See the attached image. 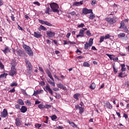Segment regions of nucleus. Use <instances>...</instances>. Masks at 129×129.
I'll return each mask as SVG.
<instances>
[{"label":"nucleus","instance_id":"nucleus-28","mask_svg":"<svg viewBox=\"0 0 129 129\" xmlns=\"http://www.w3.org/2000/svg\"><path fill=\"white\" fill-rule=\"evenodd\" d=\"M17 102L19 104H20V105H24L25 104V103H24V101L22 99H18L17 100Z\"/></svg>","mask_w":129,"mask_h":129},{"label":"nucleus","instance_id":"nucleus-14","mask_svg":"<svg viewBox=\"0 0 129 129\" xmlns=\"http://www.w3.org/2000/svg\"><path fill=\"white\" fill-rule=\"evenodd\" d=\"M33 36L34 37H35V38H37L38 39L42 37V35H41V32L39 31L34 32Z\"/></svg>","mask_w":129,"mask_h":129},{"label":"nucleus","instance_id":"nucleus-49","mask_svg":"<svg viewBox=\"0 0 129 129\" xmlns=\"http://www.w3.org/2000/svg\"><path fill=\"white\" fill-rule=\"evenodd\" d=\"M120 26L122 27V29H123V28L125 27V26L124 25V22H121L120 23Z\"/></svg>","mask_w":129,"mask_h":129},{"label":"nucleus","instance_id":"nucleus-11","mask_svg":"<svg viewBox=\"0 0 129 129\" xmlns=\"http://www.w3.org/2000/svg\"><path fill=\"white\" fill-rule=\"evenodd\" d=\"M22 123L23 122H22V120H21V119H20V118H16L15 119V124H16V126H20L22 125Z\"/></svg>","mask_w":129,"mask_h":129},{"label":"nucleus","instance_id":"nucleus-39","mask_svg":"<svg viewBox=\"0 0 129 129\" xmlns=\"http://www.w3.org/2000/svg\"><path fill=\"white\" fill-rule=\"evenodd\" d=\"M37 94H41V93H44V90H37Z\"/></svg>","mask_w":129,"mask_h":129},{"label":"nucleus","instance_id":"nucleus-54","mask_svg":"<svg viewBox=\"0 0 129 129\" xmlns=\"http://www.w3.org/2000/svg\"><path fill=\"white\" fill-rule=\"evenodd\" d=\"M54 77L55 78V79H57L58 81H60V79L56 75H54Z\"/></svg>","mask_w":129,"mask_h":129},{"label":"nucleus","instance_id":"nucleus-13","mask_svg":"<svg viewBox=\"0 0 129 129\" xmlns=\"http://www.w3.org/2000/svg\"><path fill=\"white\" fill-rule=\"evenodd\" d=\"M1 117H6V116H8V110L7 109H4L3 110V111L1 113Z\"/></svg>","mask_w":129,"mask_h":129},{"label":"nucleus","instance_id":"nucleus-38","mask_svg":"<svg viewBox=\"0 0 129 129\" xmlns=\"http://www.w3.org/2000/svg\"><path fill=\"white\" fill-rule=\"evenodd\" d=\"M69 15H71L72 16H75L76 15V12L73 11V12H70L69 13Z\"/></svg>","mask_w":129,"mask_h":129},{"label":"nucleus","instance_id":"nucleus-22","mask_svg":"<svg viewBox=\"0 0 129 129\" xmlns=\"http://www.w3.org/2000/svg\"><path fill=\"white\" fill-rule=\"evenodd\" d=\"M47 31V28H46V27H45L43 25H40L39 26V28H38V31Z\"/></svg>","mask_w":129,"mask_h":129},{"label":"nucleus","instance_id":"nucleus-60","mask_svg":"<svg viewBox=\"0 0 129 129\" xmlns=\"http://www.w3.org/2000/svg\"><path fill=\"white\" fill-rule=\"evenodd\" d=\"M46 120L44 121L45 123H47L48 122V121H49V117H48V116H46Z\"/></svg>","mask_w":129,"mask_h":129},{"label":"nucleus","instance_id":"nucleus-9","mask_svg":"<svg viewBox=\"0 0 129 129\" xmlns=\"http://www.w3.org/2000/svg\"><path fill=\"white\" fill-rule=\"evenodd\" d=\"M46 35L47 36H48V37H49V38H53V37H55V35H56V33L54 32L47 31Z\"/></svg>","mask_w":129,"mask_h":129},{"label":"nucleus","instance_id":"nucleus-18","mask_svg":"<svg viewBox=\"0 0 129 129\" xmlns=\"http://www.w3.org/2000/svg\"><path fill=\"white\" fill-rule=\"evenodd\" d=\"M20 110L22 113H25V112H27V111L28 110V108H27L25 106H22L21 108L20 109Z\"/></svg>","mask_w":129,"mask_h":129},{"label":"nucleus","instance_id":"nucleus-15","mask_svg":"<svg viewBox=\"0 0 129 129\" xmlns=\"http://www.w3.org/2000/svg\"><path fill=\"white\" fill-rule=\"evenodd\" d=\"M79 37H81V38L84 37V30L82 29L80 30L79 34L77 35V38H79Z\"/></svg>","mask_w":129,"mask_h":129},{"label":"nucleus","instance_id":"nucleus-16","mask_svg":"<svg viewBox=\"0 0 129 129\" xmlns=\"http://www.w3.org/2000/svg\"><path fill=\"white\" fill-rule=\"evenodd\" d=\"M57 86L58 88H60V89H62V90H66V87L63 86V84L61 83L57 84Z\"/></svg>","mask_w":129,"mask_h":129},{"label":"nucleus","instance_id":"nucleus-64","mask_svg":"<svg viewBox=\"0 0 129 129\" xmlns=\"http://www.w3.org/2000/svg\"><path fill=\"white\" fill-rule=\"evenodd\" d=\"M55 129H63V127L59 126L58 127H56Z\"/></svg>","mask_w":129,"mask_h":129},{"label":"nucleus","instance_id":"nucleus-5","mask_svg":"<svg viewBox=\"0 0 129 129\" xmlns=\"http://www.w3.org/2000/svg\"><path fill=\"white\" fill-rule=\"evenodd\" d=\"M93 44V39L90 38L89 40V43L86 42L85 44L84 49L85 50H88V48H90V47H91Z\"/></svg>","mask_w":129,"mask_h":129},{"label":"nucleus","instance_id":"nucleus-35","mask_svg":"<svg viewBox=\"0 0 129 129\" xmlns=\"http://www.w3.org/2000/svg\"><path fill=\"white\" fill-rule=\"evenodd\" d=\"M26 105H28V106H31V105L32 104V103H31V101L29 100H27L26 101Z\"/></svg>","mask_w":129,"mask_h":129},{"label":"nucleus","instance_id":"nucleus-12","mask_svg":"<svg viewBox=\"0 0 129 129\" xmlns=\"http://www.w3.org/2000/svg\"><path fill=\"white\" fill-rule=\"evenodd\" d=\"M76 109H79L80 113H83L84 111V108L82 107H80L79 105H77L75 106Z\"/></svg>","mask_w":129,"mask_h":129},{"label":"nucleus","instance_id":"nucleus-45","mask_svg":"<svg viewBox=\"0 0 129 129\" xmlns=\"http://www.w3.org/2000/svg\"><path fill=\"white\" fill-rule=\"evenodd\" d=\"M33 4L34 5H36V6H38V7H40V6H41V4H40V3H39V2H34Z\"/></svg>","mask_w":129,"mask_h":129},{"label":"nucleus","instance_id":"nucleus-21","mask_svg":"<svg viewBox=\"0 0 129 129\" xmlns=\"http://www.w3.org/2000/svg\"><path fill=\"white\" fill-rule=\"evenodd\" d=\"M52 12H53L52 10L49 7L46 8L45 10V14H48V15H50V14H51Z\"/></svg>","mask_w":129,"mask_h":129},{"label":"nucleus","instance_id":"nucleus-20","mask_svg":"<svg viewBox=\"0 0 129 129\" xmlns=\"http://www.w3.org/2000/svg\"><path fill=\"white\" fill-rule=\"evenodd\" d=\"M46 73H47L48 77H49V78L50 79H51V80L54 81V78H53V76H52V74L51 73V72H50V71L47 70L46 72Z\"/></svg>","mask_w":129,"mask_h":129},{"label":"nucleus","instance_id":"nucleus-34","mask_svg":"<svg viewBox=\"0 0 129 129\" xmlns=\"http://www.w3.org/2000/svg\"><path fill=\"white\" fill-rule=\"evenodd\" d=\"M8 75L6 73H4V74H2L0 75V79L1 78H4V77H6V78H7V76Z\"/></svg>","mask_w":129,"mask_h":129},{"label":"nucleus","instance_id":"nucleus-37","mask_svg":"<svg viewBox=\"0 0 129 129\" xmlns=\"http://www.w3.org/2000/svg\"><path fill=\"white\" fill-rule=\"evenodd\" d=\"M104 39H105L104 38V36H101L100 38V43H102V42H103V41H104Z\"/></svg>","mask_w":129,"mask_h":129},{"label":"nucleus","instance_id":"nucleus-32","mask_svg":"<svg viewBox=\"0 0 129 129\" xmlns=\"http://www.w3.org/2000/svg\"><path fill=\"white\" fill-rule=\"evenodd\" d=\"M118 38H123V37H125V34L123 33H120L118 35Z\"/></svg>","mask_w":129,"mask_h":129},{"label":"nucleus","instance_id":"nucleus-43","mask_svg":"<svg viewBox=\"0 0 129 129\" xmlns=\"http://www.w3.org/2000/svg\"><path fill=\"white\" fill-rule=\"evenodd\" d=\"M11 87H14L15 86H18V84L17 83H13L11 84Z\"/></svg>","mask_w":129,"mask_h":129},{"label":"nucleus","instance_id":"nucleus-33","mask_svg":"<svg viewBox=\"0 0 129 129\" xmlns=\"http://www.w3.org/2000/svg\"><path fill=\"white\" fill-rule=\"evenodd\" d=\"M83 66L84 67H90V64L88 62H84L83 63Z\"/></svg>","mask_w":129,"mask_h":129},{"label":"nucleus","instance_id":"nucleus-53","mask_svg":"<svg viewBox=\"0 0 129 129\" xmlns=\"http://www.w3.org/2000/svg\"><path fill=\"white\" fill-rule=\"evenodd\" d=\"M96 1L95 0H93L91 2L92 6H94V5H96Z\"/></svg>","mask_w":129,"mask_h":129},{"label":"nucleus","instance_id":"nucleus-8","mask_svg":"<svg viewBox=\"0 0 129 129\" xmlns=\"http://www.w3.org/2000/svg\"><path fill=\"white\" fill-rule=\"evenodd\" d=\"M82 13H83V14H84V15H87L88 14H91V13H92V10L88 9L87 8H85L83 9Z\"/></svg>","mask_w":129,"mask_h":129},{"label":"nucleus","instance_id":"nucleus-55","mask_svg":"<svg viewBox=\"0 0 129 129\" xmlns=\"http://www.w3.org/2000/svg\"><path fill=\"white\" fill-rule=\"evenodd\" d=\"M35 126L37 128H39V127L41 126V124H36Z\"/></svg>","mask_w":129,"mask_h":129},{"label":"nucleus","instance_id":"nucleus-56","mask_svg":"<svg viewBox=\"0 0 129 129\" xmlns=\"http://www.w3.org/2000/svg\"><path fill=\"white\" fill-rule=\"evenodd\" d=\"M33 95H34V96H37V95H38V92H37V91H34Z\"/></svg>","mask_w":129,"mask_h":129},{"label":"nucleus","instance_id":"nucleus-63","mask_svg":"<svg viewBox=\"0 0 129 129\" xmlns=\"http://www.w3.org/2000/svg\"><path fill=\"white\" fill-rule=\"evenodd\" d=\"M113 71L115 73H117V70L116 69H115V68H114V66H113Z\"/></svg>","mask_w":129,"mask_h":129},{"label":"nucleus","instance_id":"nucleus-57","mask_svg":"<svg viewBox=\"0 0 129 129\" xmlns=\"http://www.w3.org/2000/svg\"><path fill=\"white\" fill-rule=\"evenodd\" d=\"M122 74H123L122 72L119 73L118 77H121V78H123V76H122Z\"/></svg>","mask_w":129,"mask_h":129},{"label":"nucleus","instance_id":"nucleus-19","mask_svg":"<svg viewBox=\"0 0 129 129\" xmlns=\"http://www.w3.org/2000/svg\"><path fill=\"white\" fill-rule=\"evenodd\" d=\"M82 5H83V1L79 2H75L73 4V6H75L76 7H79V6H81Z\"/></svg>","mask_w":129,"mask_h":129},{"label":"nucleus","instance_id":"nucleus-10","mask_svg":"<svg viewBox=\"0 0 129 129\" xmlns=\"http://www.w3.org/2000/svg\"><path fill=\"white\" fill-rule=\"evenodd\" d=\"M44 90L45 91H48L49 93H50L51 95H53V91H52L51 88H50V85H47L45 86V88H44Z\"/></svg>","mask_w":129,"mask_h":129},{"label":"nucleus","instance_id":"nucleus-4","mask_svg":"<svg viewBox=\"0 0 129 129\" xmlns=\"http://www.w3.org/2000/svg\"><path fill=\"white\" fill-rule=\"evenodd\" d=\"M105 21L108 23L111 26L113 25V24H115L116 23V18H110V17H107L105 19Z\"/></svg>","mask_w":129,"mask_h":129},{"label":"nucleus","instance_id":"nucleus-26","mask_svg":"<svg viewBox=\"0 0 129 129\" xmlns=\"http://www.w3.org/2000/svg\"><path fill=\"white\" fill-rule=\"evenodd\" d=\"M50 118H51V120H53V121H55V119H57V118H58L57 116H56V115L55 114L50 116Z\"/></svg>","mask_w":129,"mask_h":129},{"label":"nucleus","instance_id":"nucleus-48","mask_svg":"<svg viewBox=\"0 0 129 129\" xmlns=\"http://www.w3.org/2000/svg\"><path fill=\"white\" fill-rule=\"evenodd\" d=\"M69 44L70 45H75V44H76V43L74 41H69Z\"/></svg>","mask_w":129,"mask_h":129},{"label":"nucleus","instance_id":"nucleus-17","mask_svg":"<svg viewBox=\"0 0 129 129\" xmlns=\"http://www.w3.org/2000/svg\"><path fill=\"white\" fill-rule=\"evenodd\" d=\"M17 55H18L19 56H23V55H25V52H24V51L21 49L17 50Z\"/></svg>","mask_w":129,"mask_h":129},{"label":"nucleus","instance_id":"nucleus-52","mask_svg":"<svg viewBox=\"0 0 129 129\" xmlns=\"http://www.w3.org/2000/svg\"><path fill=\"white\" fill-rule=\"evenodd\" d=\"M38 108L40 109H42V108H44V105H43L42 104H39L38 105Z\"/></svg>","mask_w":129,"mask_h":129},{"label":"nucleus","instance_id":"nucleus-40","mask_svg":"<svg viewBox=\"0 0 129 129\" xmlns=\"http://www.w3.org/2000/svg\"><path fill=\"white\" fill-rule=\"evenodd\" d=\"M83 27H85V25L84 23H81L78 26V28H83Z\"/></svg>","mask_w":129,"mask_h":129},{"label":"nucleus","instance_id":"nucleus-1","mask_svg":"<svg viewBox=\"0 0 129 129\" xmlns=\"http://www.w3.org/2000/svg\"><path fill=\"white\" fill-rule=\"evenodd\" d=\"M50 8L53 13H57L59 14V11L58 9H59V6L56 3H53L50 5Z\"/></svg>","mask_w":129,"mask_h":129},{"label":"nucleus","instance_id":"nucleus-51","mask_svg":"<svg viewBox=\"0 0 129 129\" xmlns=\"http://www.w3.org/2000/svg\"><path fill=\"white\" fill-rule=\"evenodd\" d=\"M22 91L24 95H27V92H26V90L22 89Z\"/></svg>","mask_w":129,"mask_h":129},{"label":"nucleus","instance_id":"nucleus-25","mask_svg":"<svg viewBox=\"0 0 129 129\" xmlns=\"http://www.w3.org/2000/svg\"><path fill=\"white\" fill-rule=\"evenodd\" d=\"M105 106L107 107V108H109V109H111V108H112V105L110 104L109 102L106 103Z\"/></svg>","mask_w":129,"mask_h":129},{"label":"nucleus","instance_id":"nucleus-3","mask_svg":"<svg viewBox=\"0 0 129 129\" xmlns=\"http://www.w3.org/2000/svg\"><path fill=\"white\" fill-rule=\"evenodd\" d=\"M25 62L26 65L27 72L30 74V73H31V71H32V64L30 61H29L27 58H25Z\"/></svg>","mask_w":129,"mask_h":129},{"label":"nucleus","instance_id":"nucleus-50","mask_svg":"<svg viewBox=\"0 0 129 129\" xmlns=\"http://www.w3.org/2000/svg\"><path fill=\"white\" fill-rule=\"evenodd\" d=\"M11 19L13 21V22H15V16L14 15V14H12Z\"/></svg>","mask_w":129,"mask_h":129},{"label":"nucleus","instance_id":"nucleus-42","mask_svg":"<svg viewBox=\"0 0 129 129\" xmlns=\"http://www.w3.org/2000/svg\"><path fill=\"white\" fill-rule=\"evenodd\" d=\"M48 83H50V84H51L52 86H55V82L51 81L50 80L49 81H48Z\"/></svg>","mask_w":129,"mask_h":129},{"label":"nucleus","instance_id":"nucleus-30","mask_svg":"<svg viewBox=\"0 0 129 129\" xmlns=\"http://www.w3.org/2000/svg\"><path fill=\"white\" fill-rule=\"evenodd\" d=\"M94 18H95V15H94V14H93V12H92L91 13V14L90 15V17H89V19L90 20H93V19H94Z\"/></svg>","mask_w":129,"mask_h":129},{"label":"nucleus","instance_id":"nucleus-46","mask_svg":"<svg viewBox=\"0 0 129 129\" xmlns=\"http://www.w3.org/2000/svg\"><path fill=\"white\" fill-rule=\"evenodd\" d=\"M106 55L108 56V57H109L110 60H112V55L107 53Z\"/></svg>","mask_w":129,"mask_h":129},{"label":"nucleus","instance_id":"nucleus-24","mask_svg":"<svg viewBox=\"0 0 129 129\" xmlns=\"http://www.w3.org/2000/svg\"><path fill=\"white\" fill-rule=\"evenodd\" d=\"M67 122H68V123H69V124H70L71 126H73V127H74V126H76V124L74 122H72L69 120H68Z\"/></svg>","mask_w":129,"mask_h":129},{"label":"nucleus","instance_id":"nucleus-47","mask_svg":"<svg viewBox=\"0 0 129 129\" xmlns=\"http://www.w3.org/2000/svg\"><path fill=\"white\" fill-rule=\"evenodd\" d=\"M0 68H1V69H4V68H5V66L3 64V63L1 61H0Z\"/></svg>","mask_w":129,"mask_h":129},{"label":"nucleus","instance_id":"nucleus-2","mask_svg":"<svg viewBox=\"0 0 129 129\" xmlns=\"http://www.w3.org/2000/svg\"><path fill=\"white\" fill-rule=\"evenodd\" d=\"M23 48L24 49V50H25V51H26V53H27L29 56H33L34 52H33V51L30 46L26 44H23Z\"/></svg>","mask_w":129,"mask_h":129},{"label":"nucleus","instance_id":"nucleus-29","mask_svg":"<svg viewBox=\"0 0 129 129\" xmlns=\"http://www.w3.org/2000/svg\"><path fill=\"white\" fill-rule=\"evenodd\" d=\"M95 87H96V85H95V83H92L90 86V88L93 90L95 89Z\"/></svg>","mask_w":129,"mask_h":129},{"label":"nucleus","instance_id":"nucleus-6","mask_svg":"<svg viewBox=\"0 0 129 129\" xmlns=\"http://www.w3.org/2000/svg\"><path fill=\"white\" fill-rule=\"evenodd\" d=\"M38 22L39 23H40V24H41L42 25H46V26H48L49 27H52V24L48 22L47 21L38 19Z\"/></svg>","mask_w":129,"mask_h":129},{"label":"nucleus","instance_id":"nucleus-58","mask_svg":"<svg viewBox=\"0 0 129 129\" xmlns=\"http://www.w3.org/2000/svg\"><path fill=\"white\" fill-rule=\"evenodd\" d=\"M63 42H64V43H63L64 45H69V41L67 42V41L66 40H63Z\"/></svg>","mask_w":129,"mask_h":129},{"label":"nucleus","instance_id":"nucleus-41","mask_svg":"<svg viewBox=\"0 0 129 129\" xmlns=\"http://www.w3.org/2000/svg\"><path fill=\"white\" fill-rule=\"evenodd\" d=\"M105 40H107V39H109L110 38V35L109 34H107L104 37Z\"/></svg>","mask_w":129,"mask_h":129},{"label":"nucleus","instance_id":"nucleus-27","mask_svg":"<svg viewBox=\"0 0 129 129\" xmlns=\"http://www.w3.org/2000/svg\"><path fill=\"white\" fill-rule=\"evenodd\" d=\"M3 52H4V54H7V53L9 52L10 51V48L9 47H6L4 50H2Z\"/></svg>","mask_w":129,"mask_h":129},{"label":"nucleus","instance_id":"nucleus-44","mask_svg":"<svg viewBox=\"0 0 129 129\" xmlns=\"http://www.w3.org/2000/svg\"><path fill=\"white\" fill-rule=\"evenodd\" d=\"M12 67L11 68H16V62H13L11 63Z\"/></svg>","mask_w":129,"mask_h":129},{"label":"nucleus","instance_id":"nucleus-7","mask_svg":"<svg viewBox=\"0 0 129 129\" xmlns=\"http://www.w3.org/2000/svg\"><path fill=\"white\" fill-rule=\"evenodd\" d=\"M17 74V69L14 67L11 68V70L9 72V75L10 76H14L15 74Z\"/></svg>","mask_w":129,"mask_h":129},{"label":"nucleus","instance_id":"nucleus-31","mask_svg":"<svg viewBox=\"0 0 129 129\" xmlns=\"http://www.w3.org/2000/svg\"><path fill=\"white\" fill-rule=\"evenodd\" d=\"M125 64H121V71H122V72H123V71H125Z\"/></svg>","mask_w":129,"mask_h":129},{"label":"nucleus","instance_id":"nucleus-62","mask_svg":"<svg viewBox=\"0 0 129 129\" xmlns=\"http://www.w3.org/2000/svg\"><path fill=\"white\" fill-rule=\"evenodd\" d=\"M15 91H16V90L15 89V88H13L12 89L9 91V92H15Z\"/></svg>","mask_w":129,"mask_h":129},{"label":"nucleus","instance_id":"nucleus-61","mask_svg":"<svg viewBox=\"0 0 129 129\" xmlns=\"http://www.w3.org/2000/svg\"><path fill=\"white\" fill-rule=\"evenodd\" d=\"M15 108H17V109H20V105H19V104L16 105Z\"/></svg>","mask_w":129,"mask_h":129},{"label":"nucleus","instance_id":"nucleus-23","mask_svg":"<svg viewBox=\"0 0 129 129\" xmlns=\"http://www.w3.org/2000/svg\"><path fill=\"white\" fill-rule=\"evenodd\" d=\"M80 96V94L79 93H76L74 95V98L76 99V100H79V97Z\"/></svg>","mask_w":129,"mask_h":129},{"label":"nucleus","instance_id":"nucleus-59","mask_svg":"<svg viewBox=\"0 0 129 129\" xmlns=\"http://www.w3.org/2000/svg\"><path fill=\"white\" fill-rule=\"evenodd\" d=\"M87 36H91V33H90V31L88 30L87 31Z\"/></svg>","mask_w":129,"mask_h":129},{"label":"nucleus","instance_id":"nucleus-36","mask_svg":"<svg viewBox=\"0 0 129 129\" xmlns=\"http://www.w3.org/2000/svg\"><path fill=\"white\" fill-rule=\"evenodd\" d=\"M123 29L125 31V32H126L127 33V34H129V31L126 26H124V27H123Z\"/></svg>","mask_w":129,"mask_h":129}]
</instances>
